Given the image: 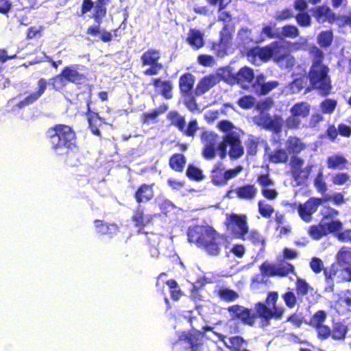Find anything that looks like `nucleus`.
<instances>
[{"instance_id": "603ef678", "label": "nucleus", "mask_w": 351, "mask_h": 351, "mask_svg": "<svg viewBox=\"0 0 351 351\" xmlns=\"http://www.w3.org/2000/svg\"><path fill=\"white\" fill-rule=\"evenodd\" d=\"M333 35L331 31L322 32L318 37V43L322 47H329L332 42Z\"/></svg>"}, {"instance_id": "0e129e2a", "label": "nucleus", "mask_w": 351, "mask_h": 351, "mask_svg": "<svg viewBox=\"0 0 351 351\" xmlns=\"http://www.w3.org/2000/svg\"><path fill=\"white\" fill-rule=\"evenodd\" d=\"M310 267L311 270L315 274H319L322 271L324 272V263L323 261L317 257H313L311 258L310 263H309Z\"/></svg>"}, {"instance_id": "473e14b6", "label": "nucleus", "mask_w": 351, "mask_h": 351, "mask_svg": "<svg viewBox=\"0 0 351 351\" xmlns=\"http://www.w3.org/2000/svg\"><path fill=\"white\" fill-rule=\"evenodd\" d=\"M152 84L155 88L161 86V95L166 99H170L173 97L172 89L173 86L169 80L161 81L160 78L152 79Z\"/></svg>"}, {"instance_id": "3c124183", "label": "nucleus", "mask_w": 351, "mask_h": 351, "mask_svg": "<svg viewBox=\"0 0 351 351\" xmlns=\"http://www.w3.org/2000/svg\"><path fill=\"white\" fill-rule=\"evenodd\" d=\"M298 28L293 25H285L281 28V34L285 38H295L299 36Z\"/></svg>"}, {"instance_id": "f03ea898", "label": "nucleus", "mask_w": 351, "mask_h": 351, "mask_svg": "<svg viewBox=\"0 0 351 351\" xmlns=\"http://www.w3.org/2000/svg\"><path fill=\"white\" fill-rule=\"evenodd\" d=\"M189 243H195L210 256H215L220 254L222 245L227 241V237L219 234L212 226L195 225L187 230Z\"/></svg>"}, {"instance_id": "20e7f679", "label": "nucleus", "mask_w": 351, "mask_h": 351, "mask_svg": "<svg viewBox=\"0 0 351 351\" xmlns=\"http://www.w3.org/2000/svg\"><path fill=\"white\" fill-rule=\"evenodd\" d=\"M45 138L56 153L62 151L68 153L77 147L75 132L66 124H56L50 127L45 132Z\"/></svg>"}, {"instance_id": "4be33fe9", "label": "nucleus", "mask_w": 351, "mask_h": 351, "mask_svg": "<svg viewBox=\"0 0 351 351\" xmlns=\"http://www.w3.org/2000/svg\"><path fill=\"white\" fill-rule=\"evenodd\" d=\"M36 91L32 92L16 104V107L22 109L35 103L43 95L47 89V82L45 78H40L37 83Z\"/></svg>"}, {"instance_id": "72a5a7b5", "label": "nucleus", "mask_w": 351, "mask_h": 351, "mask_svg": "<svg viewBox=\"0 0 351 351\" xmlns=\"http://www.w3.org/2000/svg\"><path fill=\"white\" fill-rule=\"evenodd\" d=\"M186 163V158L183 154H173L169 160V165L171 169L176 172H182Z\"/></svg>"}, {"instance_id": "58836bf2", "label": "nucleus", "mask_w": 351, "mask_h": 351, "mask_svg": "<svg viewBox=\"0 0 351 351\" xmlns=\"http://www.w3.org/2000/svg\"><path fill=\"white\" fill-rule=\"evenodd\" d=\"M307 232L314 240H319L324 237L327 236V232L322 221L319 224L309 226Z\"/></svg>"}, {"instance_id": "a19ab883", "label": "nucleus", "mask_w": 351, "mask_h": 351, "mask_svg": "<svg viewBox=\"0 0 351 351\" xmlns=\"http://www.w3.org/2000/svg\"><path fill=\"white\" fill-rule=\"evenodd\" d=\"M200 336L201 332L199 330H193L192 332L183 333L181 337L183 340L186 341L189 344V347L192 350H195L199 346Z\"/></svg>"}, {"instance_id": "2f4dec72", "label": "nucleus", "mask_w": 351, "mask_h": 351, "mask_svg": "<svg viewBox=\"0 0 351 351\" xmlns=\"http://www.w3.org/2000/svg\"><path fill=\"white\" fill-rule=\"evenodd\" d=\"M348 327L341 322L333 324L330 337L335 341H344L348 332Z\"/></svg>"}, {"instance_id": "6e6552de", "label": "nucleus", "mask_w": 351, "mask_h": 351, "mask_svg": "<svg viewBox=\"0 0 351 351\" xmlns=\"http://www.w3.org/2000/svg\"><path fill=\"white\" fill-rule=\"evenodd\" d=\"M224 226L234 238L243 241L246 239V236L249 232L246 215L234 213H226Z\"/></svg>"}, {"instance_id": "c03bdc74", "label": "nucleus", "mask_w": 351, "mask_h": 351, "mask_svg": "<svg viewBox=\"0 0 351 351\" xmlns=\"http://www.w3.org/2000/svg\"><path fill=\"white\" fill-rule=\"evenodd\" d=\"M258 210L261 216L266 219L270 218L274 213V207L263 199L258 202Z\"/></svg>"}, {"instance_id": "7ed1b4c3", "label": "nucleus", "mask_w": 351, "mask_h": 351, "mask_svg": "<svg viewBox=\"0 0 351 351\" xmlns=\"http://www.w3.org/2000/svg\"><path fill=\"white\" fill-rule=\"evenodd\" d=\"M306 147L302 140L295 136H289L286 141L285 149L288 155H291L290 173L298 186L304 185L307 182L313 168V165L310 164L304 167V160L298 156Z\"/></svg>"}, {"instance_id": "4d7b16f0", "label": "nucleus", "mask_w": 351, "mask_h": 351, "mask_svg": "<svg viewBox=\"0 0 351 351\" xmlns=\"http://www.w3.org/2000/svg\"><path fill=\"white\" fill-rule=\"evenodd\" d=\"M293 17H294V14L291 9L289 8L277 11L274 16V19L278 22L289 20Z\"/></svg>"}, {"instance_id": "ddd939ff", "label": "nucleus", "mask_w": 351, "mask_h": 351, "mask_svg": "<svg viewBox=\"0 0 351 351\" xmlns=\"http://www.w3.org/2000/svg\"><path fill=\"white\" fill-rule=\"evenodd\" d=\"M336 262L324 269V276L327 281L332 280L339 272V267L351 266V247H342L337 253Z\"/></svg>"}, {"instance_id": "864d4df0", "label": "nucleus", "mask_w": 351, "mask_h": 351, "mask_svg": "<svg viewBox=\"0 0 351 351\" xmlns=\"http://www.w3.org/2000/svg\"><path fill=\"white\" fill-rule=\"evenodd\" d=\"M336 276L341 282H351V266H341Z\"/></svg>"}, {"instance_id": "bb28decb", "label": "nucleus", "mask_w": 351, "mask_h": 351, "mask_svg": "<svg viewBox=\"0 0 351 351\" xmlns=\"http://www.w3.org/2000/svg\"><path fill=\"white\" fill-rule=\"evenodd\" d=\"M313 15L317 22L324 23L328 21L330 23H334L336 20V16L331 9L325 5L315 7L312 10Z\"/></svg>"}, {"instance_id": "6ab92c4d", "label": "nucleus", "mask_w": 351, "mask_h": 351, "mask_svg": "<svg viewBox=\"0 0 351 351\" xmlns=\"http://www.w3.org/2000/svg\"><path fill=\"white\" fill-rule=\"evenodd\" d=\"M323 201L320 197H311L304 204H299L298 211L300 217L306 222H309L312 219V215L317 210Z\"/></svg>"}, {"instance_id": "a18cd8bd", "label": "nucleus", "mask_w": 351, "mask_h": 351, "mask_svg": "<svg viewBox=\"0 0 351 351\" xmlns=\"http://www.w3.org/2000/svg\"><path fill=\"white\" fill-rule=\"evenodd\" d=\"M327 318V313L324 310H319L316 311L310 318V326L315 328L319 325L324 324Z\"/></svg>"}, {"instance_id": "052dcab7", "label": "nucleus", "mask_w": 351, "mask_h": 351, "mask_svg": "<svg viewBox=\"0 0 351 351\" xmlns=\"http://www.w3.org/2000/svg\"><path fill=\"white\" fill-rule=\"evenodd\" d=\"M294 17L301 27H308L311 24V16L306 12H299Z\"/></svg>"}, {"instance_id": "8fccbe9b", "label": "nucleus", "mask_w": 351, "mask_h": 351, "mask_svg": "<svg viewBox=\"0 0 351 351\" xmlns=\"http://www.w3.org/2000/svg\"><path fill=\"white\" fill-rule=\"evenodd\" d=\"M259 268L263 276H276V265L275 264L264 262L260 265Z\"/></svg>"}, {"instance_id": "39448f33", "label": "nucleus", "mask_w": 351, "mask_h": 351, "mask_svg": "<svg viewBox=\"0 0 351 351\" xmlns=\"http://www.w3.org/2000/svg\"><path fill=\"white\" fill-rule=\"evenodd\" d=\"M324 53L318 48L313 51V61L308 72L311 86L319 91L322 96L328 95L331 89L330 77L328 75V67L322 63Z\"/></svg>"}, {"instance_id": "bf43d9fd", "label": "nucleus", "mask_w": 351, "mask_h": 351, "mask_svg": "<svg viewBox=\"0 0 351 351\" xmlns=\"http://www.w3.org/2000/svg\"><path fill=\"white\" fill-rule=\"evenodd\" d=\"M315 328L317 332V337L320 340H326L331 335V328L328 325L324 324L315 327Z\"/></svg>"}, {"instance_id": "aec40b11", "label": "nucleus", "mask_w": 351, "mask_h": 351, "mask_svg": "<svg viewBox=\"0 0 351 351\" xmlns=\"http://www.w3.org/2000/svg\"><path fill=\"white\" fill-rule=\"evenodd\" d=\"M154 183H143L138 186L134 192L133 197L138 205L141 204H146L154 198Z\"/></svg>"}, {"instance_id": "13d9d810", "label": "nucleus", "mask_w": 351, "mask_h": 351, "mask_svg": "<svg viewBox=\"0 0 351 351\" xmlns=\"http://www.w3.org/2000/svg\"><path fill=\"white\" fill-rule=\"evenodd\" d=\"M337 106V101L332 99H326L320 104V108L323 113L331 114Z\"/></svg>"}, {"instance_id": "5fc2aeb1", "label": "nucleus", "mask_w": 351, "mask_h": 351, "mask_svg": "<svg viewBox=\"0 0 351 351\" xmlns=\"http://www.w3.org/2000/svg\"><path fill=\"white\" fill-rule=\"evenodd\" d=\"M325 229L327 232V235L332 233H338L339 231H341L343 228V224L342 223L337 219V220H332L331 221L328 223H324Z\"/></svg>"}, {"instance_id": "423d86ee", "label": "nucleus", "mask_w": 351, "mask_h": 351, "mask_svg": "<svg viewBox=\"0 0 351 351\" xmlns=\"http://www.w3.org/2000/svg\"><path fill=\"white\" fill-rule=\"evenodd\" d=\"M219 12L217 20L218 21L223 22L224 25L219 32V40L212 43V49L217 51V55L223 56L231 46L234 32V26L233 24L230 23L232 20V17L229 12L222 10Z\"/></svg>"}, {"instance_id": "412c9836", "label": "nucleus", "mask_w": 351, "mask_h": 351, "mask_svg": "<svg viewBox=\"0 0 351 351\" xmlns=\"http://www.w3.org/2000/svg\"><path fill=\"white\" fill-rule=\"evenodd\" d=\"M226 142L228 143L230 149L228 155L231 159H238L244 154V149L241 145L239 134L236 132L227 133Z\"/></svg>"}, {"instance_id": "a878e982", "label": "nucleus", "mask_w": 351, "mask_h": 351, "mask_svg": "<svg viewBox=\"0 0 351 351\" xmlns=\"http://www.w3.org/2000/svg\"><path fill=\"white\" fill-rule=\"evenodd\" d=\"M78 67L79 65L73 64L62 69L67 82L81 85L87 80L86 75L78 71Z\"/></svg>"}, {"instance_id": "ea45409f", "label": "nucleus", "mask_w": 351, "mask_h": 351, "mask_svg": "<svg viewBox=\"0 0 351 351\" xmlns=\"http://www.w3.org/2000/svg\"><path fill=\"white\" fill-rule=\"evenodd\" d=\"M67 84L68 82L62 71H61L60 73L51 77L49 82V84L56 91H60L62 90Z\"/></svg>"}, {"instance_id": "69168bd1", "label": "nucleus", "mask_w": 351, "mask_h": 351, "mask_svg": "<svg viewBox=\"0 0 351 351\" xmlns=\"http://www.w3.org/2000/svg\"><path fill=\"white\" fill-rule=\"evenodd\" d=\"M186 98L184 99V105L191 112H194L198 108L195 96L191 93L190 95H182Z\"/></svg>"}, {"instance_id": "b1692460", "label": "nucleus", "mask_w": 351, "mask_h": 351, "mask_svg": "<svg viewBox=\"0 0 351 351\" xmlns=\"http://www.w3.org/2000/svg\"><path fill=\"white\" fill-rule=\"evenodd\" d=\"M230 192L234 193L236 197L239 199L252 202L256 198L258 190L253 184H245L229 191V193Z\"/></svg>"}, {"instance_id": "f3484780", "label": "nucleus", "mask_w": 351, "mask_h": 351, "mask_svg": "<svg viewBox=\"0 0 351 351\" xmlns=\"http://www.w3.org/2000/svg\"><path fill=\"white\" fill-rule=\"evenodd\" d=\"M256 181L261 186L263 197L269 201H274L278 197V192L274 188V182L268 173L259 174Z\"/></svg>"}, {"instance_id": "6e6d98bb", "label": "nucleus", "mask_w": 351, "mask_h": 351, "mask_svg": "<svg viewBox=\"0 0 351 351\" xmlns=\"http://www.w3.org/2000/svg\"><path fill=\"white\" fill-rule=\"evenodd\" d=\"M255 104V98L250 95H244L240 97L237 101V104L242 109L252 108Z\"/></svg>"}, {"instance_id": "7c9ffc66", "label": "nucleus", "mask_w": 351, "mask_h": 351, "mask_svg": "<svg viewBox=\"0 0 351 351\" xmlns=\"http://www.w3.org/2000/svg\"><path fill=\"white\" fill-rule=\"evenodd\" d=\"M186 40L194 50H197L204 45V33L199 29L191 28Z\"/></svg>"}, {"instance_id": "dca6fc26", "label": "nucleus", "mask_w": 351, "mask_h": 351, "mask_svg": "<svg viewBox=\"0 0 351 351\" xmlns=\"http://www.w3.org/2000/svg\"><path fill=\"white\" fill-rule=\"evenodd\" d=\"M241 169H230L225 170L222 163H217L211 171V182L215 186H224L228 181L237 176Z\"/></svg>"}, {"instance_id": "2eb2a0df", "label": "nucleus", "mask_w": 351, "mask_h": 351, "mask_svg": "<svg viewBox=\"0 0 351 351\" xmlns=\"http://www.w3.org/2000/svg\"><path fill=\"white\" fill-rule=\"evenodd\" d=\"M79 95L82 96V99L84 100L85 104L86 106V115L87 117V121L90 130L93 134L100 136L101 132L99 129V127L101 125V123H105V121L104 118L99 116L98 112L91 110V93L90 92H84L80 93Z\"/></svg>"}, {"instance_id": "c9c22d12", "label": "nucleus", "mask_w": 351, "mask_h": 351, "mask_svg": "<svg viewBox=\"0 0 351 351\" xmlns=\"http://www.w3.org/2000/svg\"><path fill=\"white\" fill-rule=\"evenodd\" d=\"M327 167L330 169H343L346 167L348 160L342 155L335 154L327 158Z\"/></svg>"}, {"instance_id": "5701e85b", "label": "nucleus", "mask_w": 351, "mask_h": 351, "mask_svg": "<svg viewBox=\"0 0 351 351\" xmlns=\"http://www.w3.org/2000/svg\"><path fill=\"white\" fill-rule=\"evenodd\" d=\"M153 219L152 215H145L144 208L138 205L133 211L131 220L134 222V225L138 228V232H143L145 226L149 224Z\"/></svg>"}, {"instance_id": "49530a36", "label": "nucleus", "mask_w": 351, "mask_h": 351, "mask_svg": "<svg viewBox=\"0 0 351 351\" xmlns=\"http://www.w3.org/2000/svg\"><path fill=\"white\" fill-rule=\"evenodd\" d=\"M295 273L294 266L289 263H284L279 265H276V276L285 277L289 274Z\"/></svg>"}, {"instance_id": "09e8293b", "label": "nucleus", "mask_w": 351, "mask_h": 351, "mask_svg": "<svg viewBox=\"0 0 351 351\" xmlns=\"http://www.w3.org/2000/svg\"><path fill=\"white\" fill-rule=\"evenodd\" d=\"M166 284L170 289L171 298L173 300H178L182 295V292L179 288L177 282L174 279H169Z\"/></svg>"}, {"instance_id": "9b49d317", "label": "nucleus", "mask_w": 351, "mask_h": 351, "mask_svg": "<svg viewBox=\"0 0 351 351\" xmlns=\"http://www.w3.org/2000/svg\"><path fill=\"white\" fill-rule=\"evenodd\" d=\"M280 46L277 42H272L263 47H254L250 48L247 53L249 58L255 60L258 58L263 62H267L271 57H274L278 60H282L285 58L284 55L280 54Z\"/></svg>"}, {"instance_id": "de8ad7c7", "label": "nucleus", "mask_w": 351, "mask_h": 351, "mask_svg": "<svg viewBox=\"0 0 351 351\" xmlns=\"http://www.w3.org/2000/svg\"><path fill=\"white\" fill-rule=\"evenodd\" d=\"M313 184L319 193L324 194L327 191V185L324 180V174L322 170L316 174L313 180Z\"/></svg>"}, {"instance_id": "1a4fd4ad", "label": "nucleus", "mask_w": 351, "mask_h": 351, "mask_svg": "<svg viewBox=\"0 0 351 351\" xmlns=\"http://www.w3.org/2000/svg\"><path fill=\"white\" fill-rule=\"evenodd\" d=\"M140 59L143 66H149L143 71L145 75H157L163 69V64L160 62L161 53L159 49L149 48L142 53Z\"/></svg>"}, {"instance_id": "680f3d73", "label": "nucleus", "mask_w": 351, "mask_h": 351, "mask_svg": "<svg viewBox=\"0 0 351 351\" xmlns=\"http://www.w3.org/2000/svg\"><path fill=\"white\" fill-rule=\"evenodd\" d=\"M244 339L240 336L232 337L229 339L230 345L228 346V348L232 351H243L241 348Z\"/></svg>"}, {"instance_id": "37998d69", "label": "nucleus", "mask_w": 351, "mask_h": 351, "mask_svg": "<svg viewBox=\"0 0 351 351\" xmlns=\"http://www.w3.org/2000/svg\"><path fill=\"white\" fill-rule=\"evenodd\" d=\"M169 108L166 104H162L158 108L153 110L149 112L143 114V121L144 123H148L150 120L156 119L158 115L165 112Z\"/></svg>"}, {"instance_id": "338daca9", "label": "nucleus", "mask_w": 351, "mask_h": 351, "mask_svg": "<svg viewBox=\"0 0 351 351\" xmlns=\"http://www.w3.org/2000/svg\"><path fill=\"white\" fill-rule=\"evenodd\" d=\"M258 142L255 138H248L246 141V151L247 156H255L258 150Z\"/></svg>"}, {"instance_id": "0eeeda50", "label": "nucleus", "mask_w": 351, "mask_h": 351, "mask_svg": "<svg viewBox=\"0 0 351 351\" xmlns=\"http://www.w3.org/2000/svg\"><path fill=\"white\" fill-rule=\"evenodd\" d=\"M295 290L292 288L287 287L285 291L281 295V298L285 302V306L292 309L295 306L303 302L304 298L313 288L302 278H298L295 282Z\"/></svg>"}, {"instance_id": "a211bd4d", "label": "nucleus", "mask_w": 351, "mask_h": 351, "mask_svg": "<svg viewBox=\"0 0 351 351\" xmlns=\"http://www.w3.org/2000/svg\"><path fill=\"white\" fill-rule=\"evenodd\" d=\"M283 119L280 115L271 117L269 114H265L259 117L257 125L265 130L271 131L276 134L282 132Z\"/></svg>"}, {"instance_id": "4468645a", "label": "nucleus", "mask_w": 351, "mask_h": 351, "mask_svg": "<svg viewBox=\"0 0 351 351\" xmlns=\"http://www.w3.org/2000/svg\"><path fill=\"white\" fill-rule=\"evenodd\" d=\"M219 136L213 131L204 130L200 134L202 144V156L206 160H212L216 156V148L219 142Z\"/></svg>"}, {"instance_id": "f8f14e48", "label": "nucleus", "mask_w": 351, "mask_h": 351, "mask_svg": "<svg viewBox=\"0 0 351 351\" xmlns=\"http://www.w3.org/2000/svg\"><path fill=\"white\" fill-rule=\"evenodd\" d=\"M110 0H82L80 8V15H84L93 8V19L99 25L102 23L107 14V5Z\"/></svg>"}, {"instance_id": "9d476101", "label": "nucleus", "mask_w": 351, "mask_h": 351, "mask_svg": "<svg viewBox=\"0 0 351 351\" xmlns=\"http://www.w3.org/2000/svg\"><path fill=\"white\" fill-rule=\"evenodd\" d=\"M167 119L171 125L176 127L183 135L189 137H194L199 129L197 119L189 121L186 127L185 117L181 115L177 110H171L167 114Z\"/></svg>"}, {"instance_id": "c85d7f7f", "label": "nucleus", "mask_w": 351, "mask_h": 351, "mask_svg": "<svg viewBox=\"0 0 351 351\" xmlns=\"http://www.w3.org/2000/svg\"><path fill=\"white\" fill-rule=\"evenodd\" d=\"M218 82L217 77L213 74H210L202 77L197 83L195 88V95H202L213 88Z\"/></svg>"}, {"instance_id": "e433bc0d", "label": "nucleus", "mask_w": 351, "mask_h": 351, "mask_svg": "<svg viewBox=\"0 0 351 351\" xmlns=\"http://www.w3.org/2000/svg\"><path fill=\"white\" fill-rule=\"evenodd\" d=\"M311 106L305 102L300 101L295 103L290 109L291 114L301 118H306L309 115Z\"/></svg>"}, {"instance_id": "774afa93", "label": "nucleus", "mask_w": 351, "mask_h": 351, "mask_svg": "<svg viewBox=\"0 0 351 351\" xmlns=\"http://www.w3.org/2000/svg\"><path fill=\"white\" fill-rule=\"evenodd\" d=\"M285 124L288 129H298L301 124V120L300 117L291 114V115L286 119Z\"/></svg>"}, {"instance_id": "79ce46f5", "label": "nucleus", "mask_w": 351, "mask_h": 351, "mask_svg": "<svg viewBox=\"0 0 351 351\" xmlns=\"http://www.w3.org/2000/svg\"><path fill=\"white\" fill-rule=\"evenodd\" d=\"M186 175L189 179L197 182L202 181L205 178L202 170L192 164L188 165Z\"/></svg>"}, {"instance_id": "4c0bfd02", "label": "nucleus", "mask_w": 351, "mask_h": 351, "mask_svg": "<svg viewBox=\"0 0 351 351\" xmlns=\"http://www.w3.org/2000/svg\"><path fill=\"white\" fill-rule=\"evenodd\" d=\"M217 295L221 300L226 302H232L239 298V293L234 290L221 287L217 291Z\"/></svg>"}, {"instance_id": "c756f323", "label": "nucleus", "mask_w": 351, "mask_h": 351, "mask_svg": "<svg viewBox=\"0 0 351 351\" xmlns=\"http://www.w3.org/2000/svg\"><path fill=\"white\" fill-rule=\"evenodd\" d=\"M195 82V76L186 72L180 75L179 79V89L182 95H190L192 93Z\"/></svg>"}, {"instance_id": "e2e57ef3", "label": "nucleus", "mask_w": 351, "mask_h": 351, "mask_svg": "<svg viewBox=\"0 0 351 351\" xmlns=\"http://www.w3.org/2000/svg\"><path fill=\"white\" fill-rule=\"evenodd\" d=\"M304 319L302 313L295 312L289 315L285 322H290L295 328H300L304 323Z\"/></svg>"}, {"instance_id": "f257e3e1", "label": "nucleus", "mask_w": 351, "mask_h": 351, "mask_svg": "<svg viewBox=\"0 0 351 351\" xmlns=\"http://www.w3.org/2000/svg\"><path fill=\"white\" fill-rule=\"evenodd\" d=\"M278 296V291L269 292L265 302H258L254 304L255 312L252 308L239 304L230 306L227 310L232 320L239 321L244 325L253 327L257 318L268 324L272 319H281L285 313L284 306H277Z\"/></svg>"}, {"instance_id": "f704fd0d", "label": "nucleus", "mask_w": 351, "mask_h": 351, "mask_svg": "<svg viewBox=\"0 0 351 351\" xmlns=\"http://www.w3.org/2000/svg\"><path fill=\"white\" fill-rule=\"evenodd\" d=\"M234 79L239 84H251L254 79V73L252 69L243 66L235 74Z\"/></svg>"}, {"instance_id": "393cba45", "label": "nucleus", "mask_w": 351, "mask_h": 351, "mask_svg": "<svg viewBox=\"0 0 351 351\" xmlns=\"http://www.w3.org/2000/svg\"><path fill=\"white\" fill-rule=\"evenodd\" d=\"M265 150V156H267V160L270 163L286 164L289 160L288 152L285 148L278 147L271 151L268 145H267Z\"/></svg>"}, {"instance_id": "cd10ccee", "label": "nucleus", "mask_w": 351, "mask_h": 351, "mask_svg": "<svg viewBox=\"0 0 351 351\" xmlns=\"http://www.w3.org/2000/svg\"><path fill=\"white\" fill-rule=\"evenodd\" d=\"M93 223L98 234L109 238H112L119 232V227L115 223H107L99 219H95Z\"/></svg>"}]
</instances>
